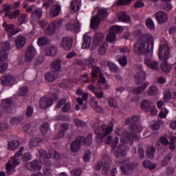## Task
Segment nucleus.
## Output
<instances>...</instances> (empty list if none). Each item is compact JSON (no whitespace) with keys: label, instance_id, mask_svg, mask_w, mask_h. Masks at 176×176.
Masks as SVG:
<instances>
[{"label":"nucleus","instance_id":"obj_18","mask_svg":"<svg viewBox=\"0 0 176 176\" xmlns=\"http://www.w3.org/2000/svg\"><path fill=\"white\" fill-rule=\"evenodd\" d=\"M37 126L35 122H30L23 126V130L25 133H28V134H32L34 132L36 131Z\"/></svg>","mask_w":176,"mask_h":176},{"label":"nucleus","instance_id":"obj_14","mask_svg":"<svg viewBox=\"0 0 176 176\" xmlns=\"http://www.w3.org/2000/svg\"><path fill=\"white\" fill-rule=\"evenodd\" d=\"M144 63L151 69H159V63L151 58L146 57L144 58Z\"/></svg>","mask_w":176,"mask_h":176},{"label":"nucleus","instance_id":"obj_11","mask_svg":"<svg viewBox=\"0 0 176 176\" xmlns=\"http://www.w3.org/2000/svg\"><path fill=\"white\" fill-rule=\"evenodd\" d=\"M1 108L7 113H12V111H13L12 109V99L6 98L3 100Z\"/></svg>","mask_w":176,"mask_h":176},{"label":"nucleus","instance_id":"obj_52","mask_svg":"<svg viewBox=\"0 0 176 176\" xmlns=\"http://www.w3.org/2000/svg\"><path fill=\"white\" fill-rule=\"evenodd\" d=\"M28 91L29 90L28 87H23L18 90L17 94L18 96H27V94H28Z\"/></svg>","mask_w":176,"mask_h":176},{"label":"nucleus","instance_id":"obj_16","mask_svg":"<svg viewBox=\"0 0 176 176\" xmlns=\"http://www.w3.org/2000/svg\"><path fill=\"white\" fill-rule=\"evenodd\" d=\"M155 19H157L159 24H163V23L167 22L168 20V16L163 11H158L155 14Z\"/></svg>","mask_w":176,"mask_h":176},{"label":"nucleus","instance_id":"obj_4","mask_svg":"<svg viewBox=\"0 0 176 176\" xmlns=\"http://www.w3.org/2000/svg\"><path fill=\"white\" fill-rule=\"evenodd\" d=\"M111 141L112 136L109 135L107 138L105 142L108 144H111V148L113 149V152L115 153L116 157H124V151H127L129 149V146L124 144H120L119 146H116L119 142V138H118V137H116L112 142Z\"/></svg>","mask_w":176,"mask_h":176},{"label":"nucleus","instance_id":"obj_44","mask_svg":"<svg viewBox=\"0 0 176 176\" xmlns=\"http://www.w3.org/2000/svg\"><path fill=\"white\" fill-rule=\"evenodd\" d=\"M70 9L72 13H76V12L80 9V7L79 6V4L76 3V1H72L70 5Z\"/></svg>","mask_w":176,"mask_h":176},{"label":"nucleus","instance_id":"obj_51","mask_svg":"<svg viewBox=\"0 0 176 176\" xmlns=\"http://www.w3.org/2000/svg\"><path fill=\"white\" fill-rule=\"evenodd\" d=\"M40 162L41 164L45 166V167H50L52 166V161H50V157H47V158L42 159L41 158Z\"/></svg>","mask_w":176,"mask_h":176},{"label":"nucleus","instance_id":"obj_46","mask_svg":"<svg viewBox=\"0 0 176 176\" xmlns=\"http://www.w3.org/2000/svg\"><path fill=\"white\" fill-rule=\"evenodd\" d=\"M40 131L43 135L47 134V131H49V123L45 122L43 124H41V126H40Z\"/></svg>","mask_w":176,"mask_h":176},{"label":"nucleus","instance_id":"obj_45","mask_svg":"<svg viewBox=\"0 0 176 176\" xmlns=\"http://www.w3.org/2000/svg\"><path fill=\"white\" fill-rule=\"evenodd\" d=\"M56 79V76H54V72H48L45 74V80H47V82H54Z\"/></svg>","mask_w":176,"mask_h":176},{"label":"nucleus","instance_id":"obj_23","mask_svg":"<svg viewBox=\"0 0 176 176\" xmlns=\"http://www.w3.org/2000/svg\"><path fill=\"white\" fill-rule=\"evenodd\" d=\"M61 10V6L58 5H54L50 10V16L52 18L57 17L60 14Z\"/></svg>","mask_w":176,"mask_h":176},{"label":"nucleus","instance_id":"obj_35","mask_svg":"<svg viewBox=\"0 0 176 176\" xmlns=\"http://www.w3.org/2000/svg\"><path fill=\"white\" fill-rule=\"evenodd\" d=\"M25 23H27V14L21 12L18 18V24L23 25V24H25Z\"/></svg>","mask_w":176,"mask_h":176},{"label":"nucleus","instance_id":"obj_31","mask_svg":"<svg viewBox=\"0 0 176 176\" xmlns=\"http://www.w3.org/2000/svg\"><path fill=\"white\" fill-rule=\"evenodd\" d=\"M41 141L42 140L39 138H33L30 140V142H28V146L30 149H32V148H34V146H38Z\"/></svg>","mask_w":176,"mask_h":176},{"label":"nucleus","instance_id":"obj_29","mask_svg":"<svg viewBox=\"0 0 176 176\" xmlns=\"http://www.w3.org/2000/svg\"><path fill=\"white\" fill-rule=\"evenodd\" d=\"M118 19L122 23H129L130 21V16L127 15L126 12H122L118 14Z\"/></svg>","mask_w":176,"mask_h":176},{"label":"nucleus","instance_id":"obj_25","mask_svg":"<svg viewBox=\"0 0 176 176\" xmlns=\"http://www.w3.org/2000/svg\"><path fill=\"white\" fill-rule=\"evenodd\" d=\"M21 14V11L20 10H15L13 12H6L5 13V16L8 17L10 20H13L15 19H17Z\"/></svg>","mask_w":176,"mask_h":176},{"label":"nucleus","instance_id":"obj_41","mask_svg":"<svg viewBox=\"0 0 176 176\" xmlns=\"http://www.w3.org/2000/svg\"><path fill=\"white\" fill-rule=\"evenodd\" d=\"M172 155L171 154H168L162 161L161 166L162 167H166L168 166V163L171 162Z\"/></svg>","mask_w":176,"mask_h":176},{"label":"nucleus","instance_id":"obj_43","mask_svg":"<svg viewBox=\"0 0 176 176\" xmlns=\"http://www.w3.org/2000/svg\"><path fill=\"white\" fill-rule=\"evenodd\" d=\"M108 66L111 72H113L114 74L119 72V67H118V65H116V64L112 62H109Z\"/></svg>","mask_w":176,"mask_h":176},{"label":"nucleus","instance_id":"obj_40","mask_svg":"<svg viewBox=\"0 0 176 176\" xmlns=\"http://www.w3.org/2000/svg\"><path fill=\"white\" fill-rule=\"evenodd\" d=\"M1 50L3 52H6L12 49V45L9 41H3L1 43Z\"/></svg>","mask_w":176,"mask_h":176},{"label":"nucleus","instance_id":"obj_10","mask_svg":"<svg viewBox=\"0 0 176 176\" xmlns=\"http://www.w3.org/2000/svg\"><path fill=\"white\" fill-rule=\"evenodd\" d=\"M60 45L63 50H67L68 52L71 50V48L72 47V38L69 37H63Z\"/></svg>","mask_w":176,"mask_h":176},{"label":"nucleus","instance_id":"obj_61","mask_svg":"<svg viewBox=\"0 0 176 176\" xmlns=\"http://www.w3.org/2000/svg\"><path fill=\"white\" fill-rule=\"evenodd\" d=\"M23 162H28L32 159V155L30 153H24L21 157Z\"/></svg>","mask_w":176,"mask_h":176},{"label":"nucleus","instance_id":"obj_21","mask_svg":"<svg viewBox=\"0 0 176 176\" xmlns=\"http://www.w3.org/2000/svg\"><path fill=\"white\" fill-rule=\"evenodd\" d=\"M25 42H27V38L23 36H19L15 39V46L17 49H21L25 45Z\"/></svg>","mask_w":176,"mask_h":176},{"label":"nucleus","instance_id":"obj_30","mask_svg":"<svg viewBox=\"0 0 176 176\" xmlns=\"http://www.w3.org/2000/svg\"><path fill=\"white\" fill-rule=\"evenodd\" d=\"M55 23H51L45 30V34L47 36L53 35L56 31Z\"/></svg>","mask_w":176,"mask_h":176},{"label":"nucleus","instance_id":"obj_64","mask_svg":"<svg viewBox=\"0 0 176 176\" xmlns=\"http://www.w3.org/2000/svg\"><path fill=\"white\" fill-rule=\"evenodd\" d=\"M72 176H80L82 175V169H74L71 171Z\"/></svg>","mask_w":176,"mask_h":176},{"label":"nucleus","instance_id":"obj_8","mask_svg":"<svg viewBox=\"0 0 176 176\" xmlns=\"http://www.w3.org/2000/svg\"><path fill=\"white\" fill-rule=\"evenodd\" d=\"M36 54V51L35 50V47H34L32 45L28 47L25 52V61H27V63L32 61Z\"/></svg>","mask_w":176,"mask_h":176},{"label":"nucleus","instance_id":"obj_63","mask_svg":"<svg viewBox=\"0 0 176 176\" xmlns=\"http://www.w3.org/2000/svg\"><path fill=\"white\" fill-rule=\"evenodd\" d=\"M151 127L153 129V130H159L160 129V124H159V122L156 121H152L150 123Z\"/></svg>","mask_w":176,"mask_h":176},{"label":"nucleus","instance_id":"obj_48","mask_svg":"<svg viewBox=\"0 0 176 176\" xmlns=\"http://www.w3.org/2000/svg\"><path fill=\"white\" fill-rule=\"evenodd\" d=\"M110 173L109 164L108 163H104L102 169V174L103 175H109Z\"/></svg>","mask_w":176,"mask_h":176},{"label":"nucleus","instance_id":"obj_55","mask_svg":"<svg viewBox=\"0 0 176 176\" xmlns=\"http://www.w3.org/2000/svg\"><path fill=\"white\" fill-rule=\"evenodd\" d=\"M38 154H39L40 160H41V159H46V158L50 157L49 155V154H47V151H46L43 149L38 150Z\"/></svg>","mask_w":176,"mask_h":176},{"label":"nucleus","instance_id":"obj_39","mask_svg":"<svg viewBox=\"0 0 176 176\" xmlns=\"http://www.w3.org/2000/svg\"><path fill=\"white\" fill-rule=\"evenodd\" d=\"M32 19H41L42 17V9L37 8L31 14Z\"/></svg>","mask_w":176,"mask_h":176},{"label":"nucleus","instance_id":"obj_49","mask_svg":"<svg viewBox=\"0 0 176 176\" xmlns=\"http://www.w3.org/2000/svg\"><path fill=\"white\" fill-rule=\"evenodd\" d=\"M85 63L87 65L89 68H92L94 66V58L89 57L88 58L85 59Z\"/></svg>","mask_w":176,"mask_h":176},{"label":"nucleus","instance_id":"obj_37","mask_svg":"<svg viewBox=\"0 0 176 176\" xmlns=\"http://www.w3.org/2000/svg\"><path fill=\"white\" fill-rule=\"evenodd\" d=\"M19 145H20V142H19V140H13L8 142V148L10 149V151H14V149H16Z\"/></svg>","mask_w":176,"mask_h":176},{"label":"nucleus","instance_id":"obj_7","mask_svg":"<svg viewBox=\"0 0 176 176\" xmlns=\"http://www.w3.org/2000/svg\"><path fill=\"white\" fill-rule=\"evenodd\" d=\"M123 164L120 167L122 174H128L129 171H133L135 168V164L129 160L123 161Z\"/></svg>","mask_w":176,"mask_h":176},{"label":"nucleus","instance_id":"obj_26","mask_svg":"<svg viewBox=\"0 0 176 176\" xmlns=\"http://www.w3.org/2000/svg\"><path fill=\"white\" fill-rule=\"evenodd\" d=\"M146 78V76L145 74V72L142 70L135 74V78L136 79L138 85H140V83H142V81L144 80Z\"/></svg>","mask_w":176,"mask_h":176},{"label":"nucleus","instance_id":"obj_28","mask_svg":"<svg viewBox=\"0 0 176 176\" xmlns=\"http://www.w3.org/2000/svg\"><path fill=\"white\" fill-rule=\"evenodd\" d=\"M45 54L46 56H56L57 54V47L56 46L47 47L45 50Z\"/></svg>","mask_w":176,"mask_h":176},{"label":"nucleus","instance_id":"obj_59","mask_svg":"<svg viewBox=\"0 0 176 176\" xmlns=\"http://www.w3.org/2000/svg\"><path fill=\"white\" fill-rule=\"evenodd\" d=\"M12 168H13V164H12V161H8L6 165V171H7L8 175L13 173V170H12Z\"/></svg>","mask_w":176,"mask_h":176},{"label":"nucleus","instance_id":"obj_57","mask_svg":"<svg viewBox=\"0 0 176 176\" xmlns=\"http://www.w3.org/2000/svg\"><path fill=\"white\" fill-rule=\"evenodd\" d=\"M52 6H54V1L53 0H48L43 4V8H45L46 10L49 9V8H52Z\"/></svg>","mask_w":176,"mask_h":176},{"label":"nucleus","instance_id":"obj_47","mask_svg":"<svg viewBox=\"0 0 176 176\" xmlns=\"http://www.w3.org/2000/svg\"><path fill=\"white\" fill-rule=\"evenodd\" d=\"M146 25L147 28H148V30H151V31H153L155 30V23L151 18L146 19Z\"/></svg>","mask_w":176,"mask_h":176},{"label":"nucleus","instance_id":"obj_53","mask_svg":"<svg viewBox=\"0 0 176 176\" xmlns=\"http://www.w3.org/2000/svg\"><path fill=\"white\" fill-rule=\"evenodd\" d=\"M74 122L76 126H77V127H86V126H87L86 124V122H85L83 120H80L78 118H75L74 120Z\"/></svg>","mask_w":176,"mask_h":176},{"label":"nucleus","instance_id":"obj_34","mask_svg":"<svg viewBox=\"0 0 176 176\" xmlns=\"http://www.w3.org/2000/svg\"><path fill=\"white\" fill-rule=\"evenodd\" d=\"M159 94V89L155 85H152L147 90L148 96H156Z\"/></svg>","mask_w":176,"mask_h":176},{"label":"nucleus","instance_id":"obj_58","mask_svg":"<svg viewBox=\"0 0 176 176\" xmlns=\"http://www.w3.org/2000/svg\"><path fill=\"white\" fill-rule=\"evenodd\" d=\"M102 39H104V35L101 33H96L94 35V41L95 42H102Z\"/></svg>","mask_w":176,"mask_h":176},{"label":"nucleus","instance_id":"obj_38","mask_svg":"<svg viewBox=\"0 0 176 176\" xmlns=\"http://www.w3.org/2000/svg\"><path fill=\"white\" fill-rule=\"evenodd\" d=\"M50 41L45 36H42L38 38L37 44L38 46H45V45H47Z\"/></svg>","mask_w":176,"mask_h":176},{"label":"nucleus","instance_id":"obj_56","mask_svg":"<svg viewBox=\"0 0 176 176\" xmlns=\"http://www.w3.org/2000/svg\"><path fill=\"white\" fill-rule=\"evenodd\" d=\"M109 105L111 108H118V102L113 98H109L108 100Z\"/></svg>","mask_w":176,"mask_h":176},{"label":"nucleus","instance_id":"obj_32","mask_svg":"<svg viewBox=\"0 0 176 176\" xmlns=\"http://www.w3.org/2000/svg\"><path fill=\"white\" fill-rule=\"evenodd\" d=\"M146 153L148 157L150 159H153L155 157V154L156 153V148L153 146H149L146 151Z\"/></svg>","mask_w":176,"mask_h":176},{"label":"nucleus","instance_id":"obj_33","mask_svg":"<svg viewBox=\"0 0 176 176\" xmlns=\"http://www.w3.org/2000/svg\"><path fill=\"white\" fill-rule=\"evenodd\" d=\"M160 67L162 71H163L164 72H170V71H171V69L173 68V65H168V63H167V60L163 61V63H161Z\"/></svg>","mask_w":176,"mask_h":176},{"label":"nucleus","instance_id":"obj_62","mask_svg":"<svg viewBox=\"0 0 176 176\" xmlns=\"http://www.w3.org/2000/svg\"><path fill=\"white\" fill-rule=\"evenodd\" d=\"M43 170L44 176H50L52 174V168L50 166H45Z\"/></svg>","mask_w":176,"mask_h":176},{"label":"nucleus","instance_id":"obj_3","mask_svg":"<svg viewBox=\"0 0 176 176\" xmlns=\"http://www.w3.org/2000/svg\"><path fill=\"white\" fill-rule=\"evenodd\" d=\"M95 134H96V142L98 144H102V140L105 138L106 135L111 134L113 131V122H110V126H107L105 124H102L100 126L98 122H96L93 125Z\"/></svg>","mask_w":176,"mask_h":176},{"label":"nucleus","instance_id":"obj_9","mask_svg":"<svg viewBox=\"0 0 176 176\" xmlns=\"http://www.w3.org/2000/svg\"><path fill=\"white\" fill-rule=\"evenodd\" d=\"M82 141H85V137H77L76 140L72 142L70 144V149L72 152H78L80 148V144H82Z\"/></svg>","mask_w":176,"mask_h":176},{"label":"nucleus","instance_id":"obj_19","mask_svg":"<svg viewBox=\"0 0 176 176\" xmlns=\"http://www.w3.org/2000/svg\"><path fill=\"white\" fill-rule=\"evenodd\" d=\"M23 151L24 147H21L18 152L15 153L14 157L12 158L11 163H12L14 167H16V166H19V164H20V160H19V157L23 155Z\"/></svg>","mask_w":176,"mask_h":176},{"label":"nucleus","instance_id":"obj_42","mask_svg":"<svg viewBox=\"0 0 176 176\" xmlns=\"http://www.w3.org/2000/svg\"><path fill=\"white\" fill-rule=\"evenodd\" d=\"M107 42L113 43L116 41V34L110 30L109 33L107 36Z\"/></svg>","mask_w":176,"mask_h":176},{"label":"nucleus","instance_id":"obj_15","mask_svg":"<svg viewBox=\"0 0 176 176\" xmlns=\"http://www.w3.org/2000/svg\"><path fill=\"white\" fill-rule=\"evenodd\" d=\"M65 29L67 31H73V32H79L80 31V23L79 21H76V23H69L66 25Z\"/></svg>","mask_w":176,"mask_h":176},{"label":"nucleus","instance_id":"obj_1","mask_svg":"<svg viewBox=\"0 0 176 176\" xmlns=\"http://www.w3.org/2000/svg\"><path fill=\"white\" fill-rule=\"evenodd\" d=\"M140 119L138 116H132L129 117L125 120V124L129 126V131H126L124 129L119 128L117 129L116 133L121 137L120 142L122 144H128L130 146L133 145L134 140L137 141L138 136L137 133H140L142 128L138 126L137 123L140 122Z\"/></svg>","mask_w":176,"mask_h":176},{"label":"nucleus","instance_id":"obj_54","mask_svg":"<svg viewBox=\"0 0 176 176\" xmlns=\"http://www.w3.org/2000/svg\"><path fill=\"white\" fill-rule=\"evenodd\" d=\"M85 145H91L93 142V134H89L87 136V138H84V140L82 142Z\"/></svg>","mask_w":176,"mask_h":176},{"label":"nucleus","instance_id":"obj_17","mask_svg":"<svg viewBox=\"0 0 176 176\" xmlns=\"http://www.w3.org/2000/svg\"><path fill=\"white\" fill-rule=\"evenodd\" d=\"M1 80L4 86H13L16 79L11 75H6L1 78Z\"/></svg>","mask_w":176,"mask_h":176},{"label":"nucleus","instance_id":"obj_24","mask_svg":"<svg viewBox=\"0 0 176 176\" xmlns=\"http://www.w3.org/2000/svg\"><path fill=\"white\" fill-rule=\"evenodd\" d=\"M153 106V103L151 100H144L141 102V108L146 112H149L151 108Z\"/></svg>","mask_w":176,"mask_h":176},{"label":"nucleus","instance_id":"obj_20","mask_svg":"<svg viewBox=\"0 0 176 176\" xmlns=\"http://www.w3.org/2000/svg\"><path fill=\"white\" fill-rule=\"evenodd\" d=\"M2 25L6 32H11V35H16L20 32L18 30H14V25L13 24H8V23L3 22Z\"/></svg>","mask_w":176,"mask_h":176},{"label":"nucleus","instance_id":"obj_12","mask_svg":"<svg viewBox=\"0 0 176 176\" xmlns=\"http://www.w3.org/2000/svg\"><path fill=\"white\" fill-rule=\"evenodd\" d=\"M25 167L30 171H34V170L38 171L42 168V166L39 164V161L36 160H33L31 162H27L25 164Z\"/></svg>","mask_w":176,"mask_h":176},{"label":"nucleus","instance_id":"obj_22","mask_svg":"<svg viewBox=\"0 0 176 176\" xmlns=\"http://www.w3.org/2000/svg\"><path fill=\"white\" fill-rule=\"evenodd\" d=\"M51 69L54 72H57L61 69V60L60 59L56 58L51 63Z\"/></svg>","mask_w":176,"mask_h":176},{"label":"nucleus","instance_id":"obj_5","mask_svg":"<svg viewBox=\"0 0 176 176\" xmlns=\"http://www.w3.org/2000/svg\"><path fill=\"white\" fill-rule=\"evenodd\" d=\"M108 16V13H107V10L102 8L98 10V15L94 16L91 19V27L94 30L98 28L100 25V23H101V19H106Z\"/></svg>","mask_w":176,"mask_h":176},{"label":"nucleus","instance_id":"obj_13","mask_svg":"<svg viewBox=\"0 0 176 176\" xmlns=\"http://www.w3.org/2000/svg\"><path fill=\"white\" fill-rule=\"evenodd\" d=\"M39 104L42 109H46V108L53 105V99L52 98H42L40 100Z\"/></svg>","mask_w":176,"mask_h":176},{"label":"nucleus","instance_id":"obj_27","mask_svg":"<svg viewBox=\"0 0 176 176\" xmlns=\"http://www.w3.org/2000/svg\"><path fill=\"white\" fill-rule=\"evenodd\" d=\"M91 46V37L85 34L83 36L82 49H89Z\"/></svg>","mask_w":176,"mask_h":176},{"label":"nucleus","instance_id":"obj_36","mask_svg":"<svg viewBox=\"0 0 176 176\" xmlns=\"http://www.w3.org/2000/svg\"><path fill=\"white\" fill-rule=\"evenodd\" d=\"M149 85L148 82H144L142 86L136 87L133 89V93L135 94H141L145 89H146V87Z\"/></svg>","mask_w":176,"mask_h":176},{"label":"nucleus","instance_id":"obj_50","mask_svg":"<svg viewBox=\"0 0 176 176\" xmlns=\"http://www.w3.org/2000/svg\"><path fill=\"white\" fill-rule=\"evenodd\" d=\"M110 31H112L114 34H120L123 31V28L119 25L111 26Z\"/></svg>","mask_w":176,"mask_h":176},{"label":"nucleus","instance_id":"obj_60","mask_svg":"<svg viewBox=\"0 0 176 176\" xmlns=\"http://www.w3.org/2000/svg\"><path fill=\"white\" fill-rule=\"evenodd\" d=\"M8 60V53L5 51H0V61L3 62Z\"/></svg>","mask_w":176,"mask_h":176},{"label":"nucleus","instance_id":"obj_2","mask_svg":"<svg viewBox=\"0 0 176 176\" xmlns=\"http://www.w3.org/2000/svg\"><path fill=\"white\" fill-rule=\"evenodd\" d=\"M153 36L152 34H142L141 38L133 45V52L138 56H146L151 50H153Z\"/></svg>","mask_w":176,"mask_h":176},{"label":"nucleus","instance_id":"obj_6","mask_svg":"<svg viewBox=\"0 0 176 176\" xmlns=\"http://www.w3.org/2000/svg\"><path fill=\"white\" fill-rule=\"evenodd\" d=\"M159 58L161 61H167L170 57V47L167 44H163L160 45Z\"/></svg>","mask_w":176,"mask_h":176}]
</instances>
